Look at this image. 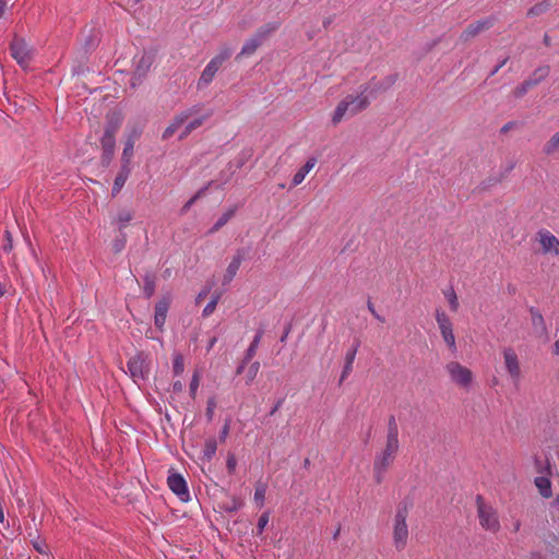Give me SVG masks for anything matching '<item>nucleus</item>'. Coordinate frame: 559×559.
<instances>
[{
    "label": "nucleus",
    "instance_id": "f257e3e1",
    "mask_svg": "<svg viewBox=\"0 0 559 559\" xmlns=\"http://www.w3.org/2000/svg\"><path fill=\"white\" fill-rule=\"evenodd\" d=\"M412 503L408 501H402L396 508V512L393 521V544L396 550H403L407 545L408 539V526L406 519L408 516Z\"/></svg>",
    "mask_w": 559,
    "mask_h": 559
},
{
    "label": "nucleus",
    "instance_id": "f03ea898",
    "mask_svg": "<svg viewBox=\"0 0 559 559\" xmlns=\"http://www.w3.org/2000/svg\"><path fill=\"white\" fill-rule=\"evenodd\" d=\"M369 96L361 94V92L357 96L347 95L336 106L332 117V122L334 124H337L338 122H341V120L346 114H348L349 116H355L358 112L365 110L369 106Z\"/></svg>",
    "mask_w": 559,
    "mask_h": 559
},
{
    "label": "nucleus",
    "instance_id": "7ed1b4c3",
    "mask_svg": "<svg viewBox=\"0 0 559 559\" xmlns=\"http://www.w3.org/2000/svg\"><path fill=\"white\" fill-rule=\"evenodd\" d=\"M400 444L385 442V448L376 454L373 461V476L377 484H381L389 466L394 462Z\"/></svg>",
    "mask_w": 559,
    "mask_h": 559
},
{
    "label": "nucleus",
    "instance_id": "20e7f679",
    "mask_svg": "<svg viewBox=\"0 0 559 559\" xmlns=\"http://www.w3.org/2000/svg\"><path fill=\"white\" fill-rule=\"evenodd\" d=\"M476 507L481 527L486 531L497 533L500 530V522L496 510L487 504L480 495L476 496Z\"/></svg>",
    "mask_w": 559,
    "mask_h": 559
},
{
    "label": "nucleus",
    "instance_id": "39448f33",
    "mask_svg": "<svg viewBox=\"0 0 559 559\" xmlns=\"http://www.w3.org/2000/svg\"><path fill=\"white\" fill-rule=\"evenodd\" d=\"M396 80V73L389 74L383 79L373 76L368 83L360 85L359 90H361V94L369 96V99H374L378 95L389 91L395 84Z\"/></svg>",
    "mask_w": 559,
    "mask_h": 559
},
{
    "label": "nucleus",
    "instance_id": "423d86ee",
    "mask_svg": "<svg viewBox=\"0 0 559 559\" xmlns=\"http://www.w3.org/2000/svg\"><path fill=\"white\" fill-rule=\"evenodd\" d=\"M436 321L440 329L441 335L451 349L452 353L456 352L455 336L453 333V326L450 318L440 309L436 310Z\"/></svg>",
    "mask_w": 559,
    "mask_h": 559
},
{
    "label": "nucleus",
    "instance_id": "0eeeda50",
    "mask_svg": "<svg viewBox=\"0 0 559 559\" xmlns=\"http://www.w3.org/2000/svg\"><path fill=\"white\" fill-rule=\"evenodd\" d=\"M12 57L22 68H27L34 50L23 38H15L11 44Z\"/></svg>",
    "mask_w": 559,
    "mask_h": 559
},
{
    "label": "nucleus",
    "instance_id": "6e6552de",
    "mask_svg": "<svg viewBox=\"0 0 559 559\" xmlns=\"http://www.w3.org/2000/svg\"><path fill=\"white\" fill-rule=\"evenodd\" d=\"M447 371L449 372L453 382L461 386H468L472 382L473 374L472 371L462 366L456 361H451L445 366Z\"/></svg>",
    "mask_w": 559,
    "mask_h": 559
},
{
    "label": "nucleus",
    "instance_id": "1a4fd4ad",
    "mask_svg": "<svg viewBox=\"0 0 559 559\" xmlns=\"http://www.w3.org/2000/svg\"><path fill=\"white\" fill-rule=\"evenodd\" d=\"M128 370L135 383L144 381L150 372L146 359L142 355L134 356L128 361Z\"/></svg>",
    "mask_w": 559,
    "mask_h": 559
},
{
    "label": "nucleus",
    "instance_id": "9d476101",
    "mask_svg": "<svg viewBox=\"0 0 559 559\" xmlns=\"http://www.w3.org/2000/svg\"><path fill=\"white\" fill-rule=\"evenodd\" d=\"M503 360L511 380L514 384H518L521 380V367L518 355L513 348L507 347L503 349Z\"/></svg>",
    "mask_w": 559,
    "mask_h": 559
},
{
    "label": "nucleus",
    "instance_id": "9b49d317",
    "mask_svg": "<svg viewBox=\"0 0 559 559\" xmlns=\"http://www.w3.org/2000/svg\"><path fill=\"white\" fill-rule=\"evenodd\" d=\"M496 20L492 16L471 23L461 34L460 39L464 43L479 35L481 32L491 28Z\"/></svg>",
    "mask_w": 559,
    "mask_h": 559
},
{
    "label": "nucleus",
    "instance_id": "f8f14e48",
    "mask_svg": "<svg viewBox=\"0 0 559 559\" xmlns=\"http://www.w3.org/2000/svg\"><path fill=\"white\" fill-rule=\"evenodd\" d=\"M169 489L183 502L190 500V492L187 481L179 473H171L167 478Z\"/></svg>",
    "mask_w": 559,
    "mask_h": 559
},
{
    "label": "nucleus",
    "instance_id": "ddd939ff",
    "mask_svg": "<svg viewBox=\"0 0 559 559\" xmlns=\"http://www.w3.org/2000/svg\"><path fill=\"white\" fill-rule=\"evenodd\" d=\"M142 129L138 126H132L127 129L124 147L122 151L121 160L131 163L133 157V150L136 140L141 136Z\"/></svg>",
    "mask_w": 559,
    "mask_h": 559
},
{
    "label": "nucleus",
    "instance_id": "4468645a",
    "mask_svg": "<svg viewBox=\"0 0 559 559\" xmlns=\"http://www.w3.org/2000/svg\"><path fill=\"white\" fill-rule=\"evenodd\" d=\"M277 28L276 24H265L261 26L254 36L247 41V55L252 53L263 44V41Z\"/></svg>",
    "mask_w": 559,
    "mask_h": 559
},
{
    "label": "nucleus",
    "instance_id": "2eb2a0df",
    "mask_svg": "<svg viewBox=\"0 0 559 559\" xmlns=\"http://www.w3.org/2000/svg\"><path fill=\"white\" fill-rule=\"evenodd\" d=\"M170 306V297H163L155 306L154 323L159 330L163 329L166 322L167 312Z\"/></svg>",
    "mask_w": 559,
    "mask_h": 559
},
{
    "label": "nucleus",
    "instance_id": "dca6fc26",
    "mask_svg": "<svg viewBox=\"0 0 559 559\" xmlns=\"http://www.w3.org/2000/svg\"><path fill=\"white\" fill-rule=\"evenodd\" d=\"M359 341H356L353 346L347 350L346 355H345V364H344V367H343V370H342V374H341V378H340V384L349 376V373L352 372L353 370V364H354V360H355V357H356V354L358 352V348H359Z\"/></svg>",
    "mask_w": 559,
    "mask_h": 559
},
{
    "label": "nucleus",
    "instance_id": "f3484780",
    "mask_svg": "<svg viewBox=\"0 0 559 559\" xmlns=\"http://www.w3.org/2000/svg\"><path fill=\"white\" fill-rule=\"evenodd\" d=\"M131 173V163H126L121 160V167L119 173L117 174L114 186H112V194H117L120 192L122 187L124 186L127 179L129 178Z\"/></svg>",
    "mask_w": 559,
    "mask_h": 559
},
{
    "label": "nucleus",
    "instance_id": "a211bd4d",
    "mask_svg": "<svg viewBox=\"0 0 559 559\" xmlns=\"http://www.w3.org/2000/svg\"><path fill=\"white\" fill-rule=\"evenodd\" d=\"M100 143H102V147H103V151H104V160L106 163H109L114 156V153H115V147H116V139H115V134H111V133H108V132H104V135L100 140Z\"/></svg>",
    "mask_w": 559,
    "mask_h": 559
},
{
    "label": "nucleus",
    "instance_id": "6ab92c4d",
    "mask_svg": "<svg viewBox=\"0 0 559 559\" xmlns=\"http://www.w3.org/2000/svg\"><path fill=\"white\" fill-rule=\"evenodd\" d=\"M539 237L544 252L554 251L559 255V240L554 235L549 231H540Z\"/></svg>",
    "mask_w": 559,
    "mask_h": 559
},
{
    "label": "nucleus",
    "instance_id": "aec40b11",
    "mask_svg": "<svg viewBox=\"0 0 559 559\" xmlns=\"http://www.w3.org/2000/svg\"><path fill=\"white\" fill-rule=\"evenodd\" d=\"M550 73L549 66H540L536 68L527 79H525L532 87L542 83Z\"/></svg>",
    "mask_w": 559,
    "mask_h": 559
},
{
    "label": "nucleus",
    "instance_id": "412c9836",
    "mask_svg": "<svg viewBox=\"0 0 559 559\" xmlns=\"http://www.w3.org/2000/svg\"><path fill=\"white\" fill-rule=\"evenodd\" d=\"M316 163L317 159L314 157H310L306 164L294 175L292 185L294 187L300 185L304 181L306 175L314 167Z\"/></svg>",
    "mask_w": 559,
    "mask_h": 559
},
{
    "label": "nucleus",
    "instance_id": "4be33fe9",
    "mask_svg": "<svg viewBox=\"0 0 559 559\" xmlns=\"http://www.w3.org/2000/svg\"><path fill=\"white\" fill-rule=\"evenodd\" d=\"M534 483L542 497L550 498L552 496L551 481L547 476H538Z\"/></svg>",
    "mask_w": 559,
    "mask_h": 559
},
{
    "label": "nucleus",
    "instance_id": "5701e85b",
    "mask_svg": "<svg viewBox=\"0 0 559 559\" xmlns=\"http://www.w3.org/2000/svg\"><path fill=\"white\" fill-rule=\"evenodd\" d=\"M121 123H122L121 114L111 112L107 116V124H106L105 131L116 135Z\"/></svg>",
    "mask_w": 559,
    "mask_h": 559
},
{
    "label": "nucleus",
    "instance_id": "b1692460",
    "mask_svg": "<svg viewBox=\"0 0 559 559\" xmlns=\"http://www.w3.org/2000/svg\"><path fill=\"white\" fill-rule=\"evenodd\" d=\"M389 443L400 444L399 442V427L394 415H391L388 419V433L386 441Z\"/></svg>",
    "mask_w": 559,
    "mask_h": 559
},
{
    "label": "nucleus",
    "instance_id": "393cba45",
    "mask_svg": "<svg viewBox=\"0 0 559 559\" xmlns=\"http://www.w3.org/2000/svg\"><path fill=\"white\" fill-rule=\"evenodd\" d=\"M187 119H188V115L187 114H180L179 116H177L175 118V120L164 131L163 138L164 139L170 138L175 132H177L179 130V128L181 126L185 124Z\"/></svg>",
    "mask_w": 559,
    "mask_h": 559
},
{
    "label": "nucleus",
    "instance_id": "a878e982",
    "mask_svg": "<svg viewBox=\"0 0 559 559\" xmlns=\"http://www.w3.org/2000/svg\"><path fill=\"white\" fill-rule=\"evenodd\" d=\"M543 153L547 156H552L559 153V131L554 133L550 139L544 144Z\"/></svg>",
    "mask_w": 559,
    "mask_h": 559
},
{
    "label": "nucleus",
    "instance_id": "bb28decb",
    "mask_svg": "<svg viewBox=\"0 0 559 559\" xmlns=\"http://www.w3.org/2000/svg\"><path fill=\"white\" fill-rule=\"evenodd\" d=\"M217 71L218 70L215 69L214 66H212L211 63H207L199 79V82H198L199 87L207 86L213 81Z\"/></svg>",
    "mask_w": 559,
    "mask_h": 559
},
{
    "label": "nucleus",
    "instance_id": "cd10ccee",
    "mask_svg": "<svg viewBox=\"0 0 559 559\" xmlns=\"http://www.w3.org/2000/svg\"><path fill=\"white\" fill-rule=\"evenodd\" d=\"M186 114L188 115V119L185 122V131L182 132L181 136L187 135L192 130L200 127L202 124V122L204 121V119L207 117V115H203V116H198L195 118H192L190 111H187Z\"/></svg>",
    "mask_w": 559,
    "mask_h": 559
},
{
    "label": "nucleus",
    "instance_id": "c85d7f7f",
    "mask_svg": "<svg viewBox=\"0 0 559 559\" xmlns=\"http://www.w3.org/2000/svg\"><path fill=\"white\" fill-rule=\"evenodd\" d=\"M236 210L237 209L235 206H233V207H229L227 211H225L217 218V221L215 222L213 227L210 229V233H215V231L219 230L223 226H225L229 222V219L235 215Z\"/></svg>",
    "mask_w": 559,
    "mask_h": 559
},
{
    "label": "nucleus",
    "instance_id": "c756f323",
    "mask_svg": "<svg viewBox=\"0 0 559 559\" xmlns=\"http://www.w3.org/2000/svg\"><path fill=\"white\" fill-rule=\"evenodd\" d=\"M151 64H152V59L150 56H142L138 63H136V68H135V71H134V76L138 78V79H141L142 76L145 75V73L150 70L151 68Z\"/></svg>",
    "mask_w": 559,
    "mask_h": 559
},
{
    "label": "nucleus",
    "instance_id": "7c9ffc66",
    "mask_svg": "<svg viewBox=\"0 0 559 559\" xmlns=\"http://www.w3.org/2000/svg\"><path fill=\"white\" fill-rule=\"evenodd\" d=\"M233 51L229 48H223L216 56H214L209 63L219 70V68L231 57Z\"/></svg>",
    "mask_w": 559,
    "mask_h": 559
},
{
    "label": "nucleus",
    "instance_id": "2f4dec72",
    "mask_svg": "<svg viewBox=\"0 0 559 559\" xmlns=\"http://www.w3.org/2000/svg\"><path fill=\"white\" fill-rule=\"evenodd\" d=\"M233 51L229 48H223L216 56H214L209 63L219 70V68L231 57Z\"/></svg>",
    "mask_w": 559,
    "mask_h": 559
},
{
    "label": "nucleus",
    "instance_id": "473e14b6",
    "mask_svg": "<svg viewBox=\"0 0 559 559\" xmlns=\"http://www.w3.org/2000/svg\"><path fill=\"white\" fill-rule=\"evenodd\" d=\"M241 262H242V258L240 254H238L237 257L234 258V260L229 263L228 267H227V271H226V274L224 276V283H228L230 282L234 276L237 274L240 265H241Z\"/></svg>",
    "mask_w": 559,
    "mask_h": 559
},
{
    "label": "nucleus",
    "instance_id": "72a5a7b5",
    "mask_svg": "<svg viewBox=\"0 0 559 559\" xmlns=\"http://www.w3.org/2000/svg\"><path fill=\"white\" fill-rule=\"evenodd\" d=\"M263 334H264L263 329H259L257 331L253 340L251 341L249 347L247 348V361H249L255 355Z\"/></svg>",
    "mask_w": 559,
    "mask_h": 559
},
{
    "label": "nucleus",
    "instance_id": "f704fd0d",
    "mask_svg": "<svg viewBox=\"0 0 559 559\" xmlns=\"http://www.w3.org/2000/svg\"><path fill=\"white\" fill-rule=\"evenodd\" d=\"M266 484L259 481L254 490V503L258 508L263 507L266 493Z\"/></svg>",
    "mask_w": 559,
    "mask_h": 559
},
{
    "label": "nucleus",
    "instance_id": "c9c22d12",
    "mask_svg": "<svg viewBox=\"0 0 559 559\" xmlns=\"http://www.w3.org/2000/svg\"><path fill=\"white\" fill-rule=\"evenodd\" d=\"M530 312H531V317H532L533 326L536 330H540V331L545 332L546 324H545V320H544L542 313L535 308H531Z\"/></svg>",
    "mask_w": 559,
    "mask_h": 559
},
{
    "label": "nucleus",
    "instance_id": "e433bc0d",
    "mask_svg": "<svg viewBox=\"0 0 559 559\" xmlns=\"http://www.w3.org/2000/svg\"><path fill=\"white\" fill-rule=\"evenodd\" d=\"M550 8V0H543L536 3L527 11V16H538L545 13Z\"/></svg>",
    "mask_w": 559,
    "mask_h": 559
},
{
    "label": "nucleus",
    "instance_id": "4c0bfd02",
    "mask_svg": "<svg viewBox=\"0 0 559 559\" xmlns=\"http://www.w3.org/2000/svg\"><path fill=\"white\" fill-rule=\"evenodd\" d=\"M133 218V214L129 210H122L117 215V223L119 228H124Z\"/></svg>",
    "mask_w": 559,
    "mask_h": 559
},
{
    "label": "nucleus",
    "instance_id": "58836bf2",
    "mask_svg": "<svg viewBox=\"0 0 559 559\" xmlns=\"http://www.w3.org/2000/svg\"><path fill=\"white\" fill-rule=\"evenodd\" d=\"M444 296L448 299L450 309L454 312L457 311L460 304L455 290L450 288L449 290L444 292Z\"/></svg>",
    "mask_w": 559,
    "mask_h": 559
},
{
    "label": "nucleus",
    "instance_id": "ea45409f",
    "mask_svg": "<svg viewBox=\"0 0 559 559\" xmlns=\"http://www.w3.org/2000/svg\"><path fill=\"white\" fill-rule=\"evenodd\" d=\"M531 88L533 87L526 80H524L512 91V94L515 98H522Z\"/></svg>",
    "mask_w": 559,
    "mask_h": 559
},
{
    "label": "nucleus",
    "instance_id": "a19ab883",
    "mask_svg": "<svg viewBox=\"0 0 559 559\" xmlns=\"http://www.w3.org/2000/svg\"><path fill=\"white\" fill-rule=\"evenodd\" d=\"M173 369H174V373L176 376H179L183 372L185 362H183V357L180 354H176L174 356Z\"/></svg>",
    "mask_w": 559,
    "mask_h": 559
},
{
    "label": "nucleus",
    "instance_id": "79ce46f5",
    "mask_svg": "<svg viewBox=\"0 0 559 559\" xmlns=\"http://www.w3.org/2000/svg\"><path fill=\"white\" fill-rule=\"evenodd\" d=\"M269 519H270V512L269 511H265V512H263L261 514V516L259 518V521H258V526H257V534L258 535L262 534L264 527L269 523Z\"/></svg>",
    "mask_w": 559,
    "mask_h": 559
},
{
    "label": "nucleus",
    "instance_id": "37998d69",
    "mask_svg": "<svg viewBox=\"0 0 559 559\" xmlns=\"http://www.w3.org/2000/svg\"><path fill=\"white\" fill-rule=\"evenodd\" d=\"M199 385H200V373L194 372L193 377L191 379V382H190V394L192 397L195 396Z\"/></svg>",
    "mask_w": 559,
    "mask_h": 559
},
{
    "label": "nucleus",
    "instance_id": "c03bdc74",
    "mask_svg": "<svg viewBox=\"0 0 559 559\" xmlns=\"http://www.w3.org/2000/svg\"><path fill=\"white\" fill-rule=\"evenodd\" d=\"M204 189L198 191L187 203L182 206V214L187 213L190 207L197 202V200L203 194Z\"/></svg>",
    "mask_w": 559,
    "mask_h": 559
},
{
    "label": "nucleus",
    "instance_id": "a18cd8bd",
    "mask_svg": "<svg viewBox=\"0 0 559 559\" xmlns=\"http://www.w3.org/2000/svg\"><path fill=\"white\" fill-rule=\"evenodd\" d=\"M260 370V362L254 361L250 365V367L247 369V379H254Z\"/></svg>",
    "mask_w": 559,
    "mask_h": 559
},
{
    "label": "nucleus",
    "instance_id": "49530a36",
    "mask_svg": "<svg viewBox=\"0 0 559 559\" xmlns=\"http://www.w3.org/2000/svg\"><path fill=\"white\" fill-rule=\"evenodd\" d=\"M216 305H217V298H212V300L204 307L203 314L210 316L214 311Z\"/></svg>",
    "mask_w": 559,
    "mask_h": 559
},
{
    "label": "nucleus",
    "instance_id": "de8ad7c7",
    "mask_svg": "<svg viewBox=\"0 0 559 559\" xmlns=\"http://www.w3.org/2000/svg\"><path fill=\"white\" fill-rule=\"evenodd\" d=\"M535 465L538 473H543L544 471H549L548 461L542 462L538 457H535Z\"/></svg>",
    "mask_w": 559,
    "mask_h": 559
},
{
    "label": "nucleus",
    "instance_id": "09e8293b",
    "mask_svg": "<svg viewBox=\"0 0 559 559\" xmlns=\"http://www.w3.org/2000/svg\"><path fill=\"white\" fill-rule=\"evenodd\" d=\"M509 57L502 59L489 73V76H493L498 73V71L508 62Z\"/></svg>",
    "mask_w": 559,
    "mask_h": 559
},
{
    "label": "nucleus",
    "instance_id": "8fccbe9b",
    "mask_svg": "<svg viewBox=\"0 0 559 559\" xmlns=\"http://www.w3.org/2000/svg\"><path fill=\"white\" fill-rule=\"evenodd\" d=\"M154 283L151 281H146L144 286V293L147 297H151L154 294Z\"/></svg>",
    "mask_w": 559,
    "mask_h": 559
},
{
    "label": "nucleus",
    "instance_id": "3c124183",
    "mask_svg": "<svg viewBox=\"0 0 559 559\" xmlns=\"http://www.w3.org/2000/svg\"><path fill=\"white\" fill-rule=\"evenodd\" d=\"M5 237L8 242L3 245V250L9 252L12 249V240L9 231L5 233Z\"/></svg>",
    "mask_w": 559,
    "mask_h": 559
},
{
    "label": "nucleus",
    "instance_id": "603ef678",
    "mask_svg": "<svg viewBox=\"0 0 559 559\" xmlns=\"http://www.w3.org/2000/svg\"><path fill=\"white\" fill-rule=\"evenodd\" d=\"M283 402H284V399H280V400L275 403V405L272 407V409H271V412H270V415H271V416H272V415H274V414L278 411V408L282 406Z\"/></svg>",
    "mask_w": 559,
    "mask_h": 559
},
{
    "label": "nucleus",
    "instance_id": "864d4df0",
    "mask_svg": "<svg viewBox=\"0 0 559 559\" xmlns=\"http://www.w3.org/2000/svg\"><path fill=\"white\" fill-rule=\"evenodd\" d=\"M514 126H515V122L510 121V122L506 123V124L501 128V132H502V133H506V132H508L509 130H511Z\"/></svg>",
    "mask_w": 559,
    "mask_h": 559
},
{
    "label": "nucleus",
    "instance_id": "5fc2aeb1",
    "mask_svg": "<svg viewBox=\"0 0 559 559\" xmlns=\"http://www.w3.org/2000/svg\"><path fill=\"white\" fill-rule=\"evenodd\" d=\"M530 559H545V558L542 552L533 551L530 554Z\"/></svg>",
    "mask_w": 559,
    "mask_h": 559
},
{
    "label": "nucleus",
    "instance_id": "6e6d98bb",
    "mask_svg": "<svg viewBox=\"0 0 559 559\" xmlns=\"http://www.w3.org/2000/svg\"><path fill=\"white\" fill-rule=\"evenodd\" d=\"M214 407H215V403L213 401H209V403H207V416L209 417L212 416Z\"/></svg>",
    "mask_w": 559,
    "mask_h": 559
},
{
    "label": "nucleus",
    "instance_id": "4d7b16f0",
    "mask_svg": "<svg viewBox=\"0 0 559 559\" xmlns=\"http://www.w3.org/2000/svg\"><path fill=\"white\" fill-rule=\"evenodd\" d=\"M124 247V240L121 239V240H117L115 242V249L116 251H120L122 248Z\"/></svg>",
    "mask_w": 559,
    "mask_h": 559
},
{
    "label": "nucleus",
    "instance_id": "13d9d810",
    "mask_svg": "<svg viewBox=\"0 0 559 559\" xmlns=\"http://www.w3.org/2000/svg\"><path fill=\"white\" fill-rule=\"evenodd\" d=\"M543 43H544V45H545V46H547V47L551 46V38L549 37V35H548V34H545V35H544Z\"/></svg>",
    "mask_w": 559,
    "mask_h": 559
},
{
    "label": "nucleus",
    "instance_id": "bf43d9fd",
    "mask_svg": "<svg viewBox=\"0 0 559 559\" xmlns=\"http://www.w3.org/2000/svg\"><path fill=\"white\" fill-rule=\"evenodd\" d=\"M367 307H368V310L371 312L372 316L377 312L376 309H374V306H373V304L371 302L370 299L367 302Z\"/></svg>",
    "mask_w": 559,
    "mask_h": 559
},
{
    "label": "nucleus",
    "instance_id": "052dcab7",
    "mask_svg": "<svg viewBox=\"0 0 559 559\" xmlns=\"http://www.w3.org/2000/svg\"><path fill=\"white\" fill-rule=\"evenodd\" d=\"M174 390L175 391H181L182 390V383L180 381H177L174 383Z\"/></svg>",
    "mask_w": 559,
    "mask_h": 559
},
{
    "label": "nucleus",
    "instance_id": "680f3d73",
    "mask_svg": "<svg viewBox=\"0 0 559 559\" xmlns=\"http://www.w3.org/2000/svg\"><path fill=\"white\" fill-rule=\"evenodd\" d=\"M206 290L201 292L197 297V301L200 302L206 296Z\"/></svg>",
    "mask_w": 559,
    "mask_h": 559
},
{
    "label": "nucleus",
    "instance_id": "e2e57ef3",
    "mask_svg": "<svg viewBox=\"0 0 559 559\" xmlns=\"http://www.w3.org/2000/svg\"><path fill=\"white\" fill-rule=\"evenodd\" d=\"M554 347L555 354L559 355V338L555 342Z\"/></svg>",
    "mask_w": 559,
    "mask_h": 559
},
{
    "label": "nucleus",
    "instance_id": "0e129e2a",
    "mask_svg": "<svg viewBox=\"0 0 559 559\" xmlns=\"http://www.w3.org/2000/svg\"><path fill=\"white\" fill-rule=\"evenodd\" d=\"M227 465H228L229 469H234L235 468V461L233 459H229L227 461Z\"/></svg>",
    "mask_w": 559,
    "mask_h": 559
},
{
    "label": "nucleus",
    "instance_id": "69168bd1",
    "mask_svg": "<svg viewBox=\"0 0 559 559\" xmlns=\"http://www.w3.org/2000/svg\"><path fill=\"white\" fill-rule=\"evenodd\" d=\"M552 506L559 510V495L555 498V500L552 501Z\"/></svg>",
    "mask_w": 559,
    "mask_h": 559
},
{
    "label": "nucleus",
    "instance_id": "338daca9",
    "mask_svg": "<svg viewBox=\"0 0 559 559\" xmlns=\"http://www.w3.org/2000/svg\"><path fill=\"white\" fill-rule=\"evenodd\" d=\"M34 547H35L39 552H44V551H45V550H44V548H43V546H41L39 543H35V544H34Z\"/></svg>",
    "mask_w": 559,
    "mask_h": 559
},
{
    "label": "nucleus",
    "instance_id": "774afa93",
    "mask_svg": "<svg viewBox=\"0 0 559 559\" xmlns=\"http://www.w3.org/2000/svg\"><path fill=\"white\" fill-rule=\"evenodd\" d=\"M373 317H374L378 321H380V322H384V318H383V317H381L378 312H376V313L373 314Z\"/></svg>",
    "mask_w": 559,
    "mask_h": 559
}]
</instances>
